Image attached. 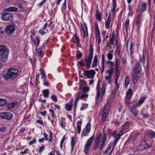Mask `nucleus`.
I'll list each match as a JSON object with an SVG mask.
<instances>
[{
	"label": "nucleus",
	"mask_w": 155,
	"mask_h": 155,
	"mask_svg": "<svg viewBox=\"0 0 155 155\" xmlns=\"http://www.w3.org/2000/svg\"><path fill=\"white\" fill-rule=\"evenodd\" d=\"M78 64H79L81 67H83L85 65V64L84 61H81L78 62Z\"/></svg>",
	"instance_id": "56"
},
{
	"label": "nucleus",
	"mask_w": 155,
	"mask_h": 155,
	"mask_svg": "<svg viewBox=\"0 0 155 155\" xmlns=\"http://www.w3.org/2000/svg\"><path fill=\"white\" fill-rule=\"evenodd\" d=\"M132 95L131 89V88L128 89L126 93V98L130 99Z\"/></svg>",
	"instance_id": "20"
},
{
	"label": "nucleus",
	"mask_w": 155,
	"mask_h": 155,
	"mask_svg": "<svg viewBox=\"0 0 155 155\" xmlns=\"http://www.w3.org/2000/svg\"><path fill=\"white\" fill-rule=\"evenodd\" d=\"M51 98L54 102H57L58 100L56 96L54 95H53L51 96Z\"/></svg>",
	"instance_id": "53"
},
{
	"label": "nucleus",
	"mask_w": 155,
	"mask_h": 155,
	"mask_svg": "<svg viewBox=\"0 0 155 155\" xmlns=\"http://www.w3.org/2000/svg\"><path fill=\"white\" fill-rule=\"evenodd\" d=\"M81 27L83 31H84L83 29H84V31H87V25L85 23H84L83 25L81 24Z\"/></svg>",
	"instance_id": "43"
},
{
	"label": "nucleus",
	"mask_w": 155,
	"mask_h": 155,
	"mask_svg": "<svg viewBox=\"0 0 155 155\" xmlns=\"http://www.w3.org/2000/svg\"><path fill=\"white\" fill-rule=\"evenodd\" d=\"M84 31H83V33L84 34V37L85 38H86V37H88V31L87 30V31H84Z\"/></svg>",
	"instance_id": "55"
},
{
	"label": "nucleus",
	"mask_w": 155,
	"mask_h": 155,
	"mask_svg": "<svg viewBox=\"0 0 155 155\" xmlns=\"http://www.w3.org/2000/svg\"><path fill=\"white\" fill-rule=\"evenodd\" d=\"M21 71L18 69L12 68L9 69L7 73L4 76V78L5 80L11 79H13L20 74Z\"/></svg>",
	"instance_id": "1"
},
{
	"label": "nucleus",
	"mask_w": 155,
	"mask_h": 155,
	"mask_svg": "<svg viewBox=\"0 0 155 155\" xmlns=\"http://www.w3.org/2000/svg\"><path fill=\"white\" fill-rule=\"evenodd\" d=\"M120 64V61H119L116 59L115 60V70H120L119 68V65Z\"/></svg>",
	"instance_id": "37"
},
{
	"label": "nucleus",
	"mask_w": 155,
	"mask_h": 155,
	"mask_svg": "<svg viewBox=\"0 0 155 155\" xmlns=\"http://www.w3.org/2000/svg\"><path fill=\"white\" fill-rule=\"evenodd\" d=\"M104 64V56L103 54L102 55L101 64Z\"/></svg>",
	"instance_id": "62"
},
{
	"label": "nucleus",
	"mask_w": 155,
	"mask_h": 155,
	"mask_svg": "<svg viewBox=\"0 0 155 155\" xmlns=\"http://www.w3.org/2000/svg\"><path fill=\"white\" fill-rule=\"evenodd\" d=\"M120 70H115L114 76L115 78L118 79L119 76L120 75Z\"/></svg>",
	"instance_id": "38"
},
{
	"label": "nucleus",
	"mask_w": 155,
	"mask_h": 155,
	"mask_svg": "<svg viewBox=\"0 0 155 155\" xmlns=\"http://www.w3.org/2000/svg\"><path fill=\"white\" fill-rule=\"evenodd\" d=\"M82 123V121L81 120L78 121L77 123V130L79 134L81 132V125Z\"/></svg>",
	"instance_id": "25"
},
{
	"label": "nucleus",
	"mask_w": 155,
	"mask_h": 155,
	"mask_svg": "<svg viewBox=\"0 0 155 155\" xmlns=\"http://www.w3.org/2000/svg\"><path fill=\"white\" fill-rule=\"evenodd\" d=\"M88 105L87 104H83L81 108V110H83L88 107Z\"/></svg>",
	"instance_id": "52"
},
{
	"label": "nucleus",
	"mask_w": 155,
	"mask_h": 155,
	"mask_svg": "<svg viewBox=\"0 0 155 155\" xmlns=\"http://www.w3.org/2000/svg\"><path fill=\"white\" fill-rule=\"evenodd\" d=\"M95 72L92 70H86L84 71L83 74L85 76H87L88 78H93Z\"/></svg>",
	"instance_id": "9"
},
{
	"label": "nucleus",
	"mask_w": 155,
	"mask_h": 155,
	"mask_svg": "<svg viewBox=\"0 0 155 155\" xmlns=\"http://www.w3.org/2000/svg\"><path fill=\"white\" fill-rule=\"evenodd\" d=\"M147 97L145 96L144 97H142L140 98L138 104H137L136 106L137 107H140L145 101V100L147 98Z\"/></svg>",
	"instance_id": "16"
},
{
	"label": "nucleus",
	"mask_w": 155,
	"mask_h": 155,
	"mask_svg": "<svg viewBox=\"0 0 155 155\" xmlns=\"http://www.w3.org/2000/svg\"><path fill=\"white\" fill-rule=\"evenodd\" d=\"M110 109L109 104L107 103L104 106L101 116V121L104 122L107 117Z\"/></svg>",
	"instance_id": "4"
},
{
	"label": "nucleus",
	"mask_w": 155,
	"mask_h": 155,
	"mask_svg": "<svg viewBox=\"0 0 155 155\" xmlns=\"http://www.w3.org/2000/svg\"><path fill=\"white\" fill-rule=\"evenodd\" d=\"M94 137L93 135L87 141L84 147V152L85 154H87L90 150Z\"/></svg>",
	"instance_id": "5"
},
{
	"label": "nucleus",
	"mask_w": 155,
	"mask_h": 155,
	"mask_svg": "<svg viewBox=\"0 0 155 155\" xmlns=\"http://www.w3.org/2000/svg\"><path fill=\"white\" fill-rule=\"evenodd\" d=\"M96 17L97 19L99 21H101V13L100 12L98 11L97 10L96 11Z\"/></svg>",
	"instance_id": "30"
},
{
	"label": "nucleus",
	"mask_w": 155,
	"mask_h": 155,
	"mask_svg": "<svg viewBox=\"0 0 155 155\" xmlns=\"http://www.w3.org/2000/svg\"><path fill=\"white\" fill-rule=\"evenodd\" d=\"M130 99H128L126 98L125 101V103L126 105V106L128 107H129L130 106V104L131 103Z\"/></svg>",
	"instance_id": "48"
},
{
	"label": "nucleus",
	"mask_w": 155,
	"mask_h": 155,
	"mask_svg": "<svg viewBox=\"0 0 155 155\" xmlns=\"http://www.w3.org/2000/svg\"><path fill=\"white\" fill-rule=\"evenodd\" d=\"M96 41V42H97V44L98 46L100 44L101 42V36H95Z\"/></svg>",
	"instance_id": "44"
},
{
	"label": "nucleus",
	"mask_w": 155,
	"mask_h": 155,
	"mask_svg": "<svg viewBox=\"0 0 155 155\" xmlns=\"http://www.w3.org/2000/svg\"><path fill=\"white\" fill-rule=\"evenodd\" d=\"M76 55L77 58L78 59H79L81 57L82 54L81 52H79L78 53H77Z\"/></svg>",
	"instance_id": "61"
},
{
	"label": "nucleus",
	"mask_w": 155,
	"mask_h": 155,
	"mask_svg": "<svg viewBox=\"0 0 155 155\" xmlns=\"http://www.w3.org/2000/svg\"><path fill=\"white\" fill-rule=\"evenodd\" d=\"M13 15L11 13L5 12L2 14V18L5 21H12V20Z\"/></svg>",
	"instance_id": "7"
},
{
	"label": "nucleus",
	"mask_w": 155,
	"mask_h": 155,
	"mask_svg": "<svg viewBox=\"0 0 155 155\" xmlns=\"http://www.w3.org/2000/svg\"><path fill=\"white\" fill-rule=\"evenodd\" d=\"M150 135L152 137L155 138V132L152 131L150 132Z\"/></svg>",
	"instance_id": "64"
},
{
	"label": "nucleus",
	"mask_w": 155,
	"mask_h": 155,
	"mask_svg": "<svg viewBox=\"0 0 155 155\" xmlns=\"http://www.w3.org/2000/svg\"><path fill=\"white\" fill-rule=\"evenodd\" d=\"M134 45L132 42L131 43L130 46V56L133 55V47L134 46Z\"/></svg>",
	"instance_id": "41"
},
{
	"label": "nucleus",
	"mask_w": 155,
	"mask_h": 155,
	"mask_svg": "<svg viewBox=\"0 0 155 155\" xmlns=\"http://www.w3.org/2000/svg\"><path fill=\"white\" fill-rule=\"evenodd\" d=\"M43 94L44 97L45 98L48 97L49 94V91L48 89H45L43 91Z\"/></svg>",
	"instance_id": "32"
},
{
	"label": "nucleus",
	"mask_w": 155,
	"mask_h": 155,
	"mask_svg": "<svg viewBox=\"0 0 155 155\" xmlns=\"http://www.w3.org/2000/svg\"><path fill=\"white\" fill-rule=\"evenodd\" d=\"M66 106V109L68 111H70L72 107V105H71L70 104H67L65 105Z\"/></svg>",
	"instance_id": "46"
},
{
	"label": "nucleus",
	"mask_w": 155,
	"mask_h": 155,
	"mask_svg": "<svg viewBox=\"0 0 155 155\" xmlns=\"http://www.w3.org/2000/svg\"><path fill=\"white\" fill-rule=\"evenodd\" d=\"M112 4L113 8L112 10V12L113 13H114L115 9L116 8V0H112Z\"/></svg>",
	"instance_id": "40"
},
{
	"label": "nucleus",
	"mask_w": 155,
	"mask_h": 155,
	"mask_svg": "<svg viewBox=\"0 0 155 155\" xmlns=\"http://www.w3.org/2000/svg\"><path fill=\"white\" fill-rule=\"evenodd\" d=\"M82 90H83L82 92L85 93L86 92H88L89 91V88L88 87H84L81 89Z\"/></svg>",
	"instance_id": "47"
},
{
	"label": "nucleus",
	"mask_w": 155,
	"mask_h": 155,
	"mask_svg": "<svg viewBox=\"0 0 155 155\" xmlns=\"http://www.w3.org/2000/svg\"><path fill=\"white\" fill-rule=\"evenodd\" d=\"M140 147L143 149H147L149 147V144H147L145 141L141 142L140 143Z\"/></svg>",
	"instance_id": "17"
},
{
	"label": "nucleus",
	"mask_w": 155,
	"mask_h": 155,
	"mask_svg": "<svg viewBox=\"0 0 155 155\" xmlns=\"http://www.w3.org/2000/svg\"><path fill=\"white\" fill-rule=\"evenodd\" d=\"M110 21L111 19H107V20L105 21V27L107 29H109V28Z\"/></svg>",
	"instance_id": "35"
},
{
	"label": "nucleus",
	"mask_w": 155,
	"mask_h": 155,
	"mask_svg": "<svg viewBox=\"0 0 155 155\" xmlns=\"http://www.w3.org/2000/svg\"><path fill=\"white\" fill-rule=\"evenodd\" d=\"M142 13L140 12L138 15L137 17L139 21L138 23H140L142 20Z\"/></svg>",
	"instance_id": "54"
},
{
	"label": "nucleus",
	"mask_w": 155,
	"mask_h": 155,
	"mask_svg": "<svg viewBox=\"0 0 155 155\" xmlns=\"http://www.w3.org/2000/svg\"><path fill=\"white\" fill-rule=\"evenodd\" d=\"M107 87V83L106 81H103L102 84V87L101 89V96L102 97L104 96L105 93V91Z\"/></svg>",
	"instance_id": "13"
},
{
	"label": "nucleus",
	"mask_w": 155,
	"mask_h": 155,
	"mask_svg": "<svg viewBox=\"0 0 155 155\" xmlns=\"http://www.w3.org/2000/svg\"><path fill=\"white\" fill-rule=\"evenodd\" d=\"M113 51H109L107 54V57L109 60H111L113 58Z\"/></svg>",
	"instance_id": "39"
},
{
	"label": "nucleus",
	"mask_w": 155,
	"mask_h": 155,
	"mask_svg": "<svg viewBox=\"0 0 155 155\" xmlns=\"http://www.w3.org/2000/svg\"><path fill=\"white\" fill-rule=\"evenodd\" d=\"M99 81H98L97 83V87H96V88L97 89V96L96 98V100H98V99L100 97V91L99 88Z\"/></svg>",
	"instance_id": "26"
},
{
	"label": "nucleus",
	"mask_w": 155,
	"mask_h": 155,
	"mask_svg": "<svg viewBox=\"0 0 155 155\" xmlns=\"http://www.w3.org/2000/svg\"><path fill=\"white\" fill-rule=\"evenodd\" d=\"M140 76V73L135 74V75L133 77V81L134 84L136 83L138 80Z\"/></svg>",
	"instance_id": "19"
},
{
	"label": "nucleus",
	"mask_w": 155,
	"mask_h": 155,
	"mask_svg": "<svg viewBox=\"0 0 155 155\" xmlns=\"http://www.w3.org/2000/svg\"><path fill=\"white\" fill-rule=\"evenodd\" d=\"M75 143V139L73 137H71V151H72L74 149V146Z\"/></svg>",
	"instance_id": "31"
},
{
	"label": "nucleus",
	"mask_w": 155,
	"mask_h": 155,
	"mask_svg": "<svg viewBox=\"0 0 155 155\" xmlns=\"http://www.w3.org/2000/svg\"><path fill=\"white\" fill-rule=\"evenodd\" d=\"M107 138L106 134H104L103 137L102 139V142L100 147V150H102L104 148V143L106 141Z\"/></svg>",
	"instance_id": "15"
},
{
	"label": "nucleus",
	"mask_w": 155,
	"mask_h": 155,
	"mask_svg": "<svg viewBox=\"0 0 155 155\" xmlns=\"http://www.w3.org/2000/svg\"><path fill=\"white\" fill-rule=\"evenodd\" d=\"M102 137V136L101 134H99L97 137L95 138L94 140L93 145L95 149H97L99 147Z\"/></svg>",
	"instance_id": "11"
},
{
	"label": "nucleus",
	"mask_w": 155,
	"mask_h": 155,
	"mask_svg": "<svg viewBox=\"0 0 155 155\" xmlns=\"http://www.w3.org/2000/svg\"><path fill=\"white\" fill-rule=\"evenodd\" d=\"M7 100L5 99L0 98V106H3L7 104Z\"/></svg>",
	"instance_id": "36"
},
{
	"label": "nucleus",
	"mask_w": 155,
	"mask_h": 155,
	"mask_svg": "<svg viewBox=\"0 0 155 155\" xmlns=\"http://www.w3.org/2000/svg\"><path fill=\"white\" fill-rule=\"evenodd\" d=\"M145 56L144 55V53L143 54V55L142 57H140V59L141 61L143 63L145 61Z\"/></svg>",
	"instance_id": "58"
},
{
	"label": "nucleus",
	"mask_w": 155,
	"mask_h": 155,
	"mask_svg": "<svg viewBox=\"0 0 155 155\" xmlns=\"http://www.w3.org/2000/svg\"><path fill=\"white\" fill-rule=\"evenodd\" d=\"M9 51L3 45H0V61L3 62L6 61L8 58Z\"/></svg>",
	"instance_id": "2"
},
{
	"label": "nucleus",
	"mask_w": 155,
	"mask_h": 155,
	"mask_svg": "<svg viewBox=\"0 0 155 155\" xmlns=\"http://www.w3.org/2000/svg\"><path fill=\"white\" fill-rule=\"evenodd\" d=\"M115 45H116L117 53L118 54H119L120 52L121 44L119 42L116 41Z\"/></svg>",
	"instance_id": "24"
},
{
	"label": "nucleus",
	"mask_w": 155,
	"mask_h": 155,
	"mask_svg": "<svg viewBox=\"0 0 155 155\" xmlns=\"http://www.w3.org/2000/svg\"><path fill=\"white\" fill-rule=\"evenodd\" d=\"M79 84L80 87L79 89H80L81 91V89L85 87L86 84V82L83 80H81L80 81Z\"/></svg>",
	"instance_id": "22"
},
{
	"label": "nucleus",
	"mask_w": 155,
	"mask_h": 155,
	"mask_svg": "<svg viewBox=\"0 0 155 155\" xmlns=\"http://www.w3.org/2000/svg\"><path fill=\"white\" fill-rule=\"evenodd\" d=\"M65 140V135L62 138L60 142V147L61 149H62L63 147V144Z\"/></svg>",
	"instance_id": "50"
},
{
	"label": "nucleus",
	"mask_w": 155,
	"mask_h": 155,
	"mask_svg": "<svg viewBox=\"0 0 155 155\" xmlns=\"http://www.w3.org/2000/svg\"><path fill=\"white\" fill-rule=\"evenodd\" d=\"M15 103H12L11 104H9L8 106V108L9 109H11L14 107L15 106Z\"/></svg>",
	"instance_id": "57"
},
{
	"label": "nucleus",
	"mask_w": 155,
	"mask_h": 155,
	"mask_svg": "<svg viewBox=\"0 0 155 155\" xmlns=\"http://www.w3.org/2000/svg\"><path fill=\"white\" fill-rule=\"evenodd\" d=\"M134 71L135 74L140 73L141 68L140 65L138 63H137L133 69Z\"/></svg>",
	"instance_id": "14"
},
{
	"label": "nucleus",
	"mask_w": 155,
	"mask_h": 155,
	"mask_svg": "<svg viewBox=\"0 0 155 155\" xmlns=\"http://www.w3.org/2000/svg\"><path fill=\"white\" fill-rule=\"evenodd\" d=\"M136 105L133 106L131 109V113L135 116H136L138 114L137 111V110Z\"/></svg>",
	"instance_id": "21"
},
{
	"label": "nucleus",
	"mask_w": 155,
	"mask_h": 155,
	"mask_svg": "<svg viewBox=\"0 0 155 155\" xmlns=\"http://www.w3.org/2000/svg\"><path fill=\"white\" fill-rule=\"evenodd\" d=\"M91 124L89 123H88L87 124L86 126V131L87 133H89L90 132V128H91Z\"/></svg>",
	"instance_id": "51"
},
{
	"label": "nucleus",
	"mask_w": 155,
	"mask_h": 155,
	"mask_svg": "<svg viewBox=\"0 0 155 155\" xmlns=\"http://www.w3.org/2000/svg\"><path fill=\"white\" fill-rule=\"evenodd\" d=\"M111 144V143H110L107 146V148L105 152V153L107 154L108 153L109 151L110 150Z\"/></svg>",
	"instance_id": "42"
},
{
	"label": "nucleus",
	"mask_w": 155,
	"mask_h": 155,
	"mask_svg": "<svg viewBox=\"0 0 155 155\" xmlns=\"http://www.w3.org/2000/svg\"><path fill=\"white\" fill-rule=\"evenodd\" d=\"M147 4L146 3L142 2L141 6V11L142 12H145L147 9Z\"/></svg>",
	"instance_id": "33"
},
{
	"label": "nucleus",
	"mask_w": 155,
	"mask_h": 155,
	"mask_svg": "<svg viewBox=\"0 0 155 155\" xmlns=\"http://www.w3.org/2000/svg\"><path fill=\"white\" fill-rule=\"evenodd\" d=\"M12 114L9 113H0V117L4 119L9 120L12 118Z\"/></svg>",
	"instance_id": "10"
},
{
	"label": "nucleus",
	"mask_w": 155,
	"mask_h": 155,
	"mask_svg": "<svg viewBox=\"0 0 155 155\" xmlns=\"http://www.w3.org/2000/svg\"><path fill=\"white\" fill-rule=\"evenodd\" d=\"M60 124L62 128H64L65 127L66 124L65 123V119L64 118H62L61 121L60 122Z\"/></svg>",
	"instance_id": "27"
},
{
	"label": "nucleus",
	"mask_w": 155,
	"mask_h": 155,
	"mask_svg": "<svg viewBox=\"0 0 155 155\" xmlns=\"http://www.w3.org/2000/svg\"><path fill=\"white\" fill-rule=\"evenodd\" d=\"M89 51L88 56L85 57V58L86 68L87 69H88L90 68L93 57V45H90Z\"/></svg>",
	"instance_id": "3"
},
{
	"label": "nucleus",
	"mask_w": 155,
	"mask_h": 155,
	"mask_svg": "<svg viewBox=\"0 0 155 155\" xmlns=\"http://www.w3.org/2000/svg\"><path fill=\"white\" fill-rule=\"evenodd\" d=\"M94 28L95 30V36H100V32L97 23L95 24Z\"/></svg>",
	"instance_id": "18"
},
{
	"label": "nucleus",
	"mask_w": 155,
	"mask_h": 155,
	"mask_svg": "<svg viewBox=\"0 0 155 155\" xmlns=\"http://www.w3.org/2000/svg\"><path fill=\"white\" fill-rule=\"evenodd\" d=\"M88 95L87 94L81 92H79L76 95V97L79 100V99L83 100L85 98L87 97Z\"/></svg>",
	"instance_id": "12"
},
{
	"label": "nucleus",
	"mask_w": 155,
	"mask_h": 155,
	"mask_svg": "<svg viewBox=\"0 0 155 155\" xmlns=\"http://www.w3.org/2000/svg\"><path fill=\"white\" fill-rule=\"evenodd\" d=\"M74 37L75 40V43L77 44H79L80 43V40L79 38H78L75 35H74Z\"/></svg>",
	"instance_id": "59"
},
{
	"label": "nucleus",
	"mask_w": 155,
	"mask_h": 155,
	"mask_svg": "<svg viewBox=\"0 0 155 155\" xmlns=\"http://www.w3.org/2000/svg\"><path fill=\"white\" fill-rule=\"evenodd\" d=\"M18 8L15 7H11L6 9L5 10L9 12H16Z\"/></svg>",
	"instance_id": "29"
},
{
	"label": "nucleus",
	"mask_w": 155,
	"mask_h": 155,
	"mask_svg": "<svg viewBox=\"0 0 155 155\" xmlns=\"http://www.w3.org/2000/svg\"><path fill=\"white\" fill-rule=\"evenodd\" d=\"M129 19L128 18H127L126 20V22L125 24V28L126 30L128 29L129 27Z\"/></svg>",
	"instance_id": "45"
},
{
	"label": "nucleus",
	"mask_w": 155,
	"mask_h": 155,
	"mask_svg": "<svg viewBox=\"0 0 155 155\" xmlns=\"http://www.w3.org/2000/svg\"><path fill=\"white\" fill-rule=\"evenodd\" d=\"M141 114L143 117L144 118H147L149 116V115L148 114L143 113L142 111L141 112Z\"/></svg>",
	"instance_id": "60"
},
{
	"label": "nucleus",
	"mask_w": 155,
	"mask_h": 155,
	"mask_svg": "<svg viewBox=\"0 0 155 155\" xmlns=\"http://www.w3.org/2000/svg\"><path fill=\"white\" fill-rule=\"evenodd\" d=\"M36 142V140L35 138H34L33 140L31 141L29 143V144L31 145L35 143Z\"/></svg>",
	"instance_id": "63"
},
{
	"label": "nucleus",
	"mask_w": 155,
	"mask_h": 155,
	"mask_svg": "<svg viewBox=\"0 0 155 155\" xmlns=\"http://www.w3.org/2000/svg\"><path fill=\"white\" fill-rule=\"evenodd\" d=\"M40 71L42 75V78H45L46 77V75L44 73V70L42 68H40Z\"/></svg>",
	"instance_id": "49"
},
{
	"label": "nucleus",
	"mask_w": 155,
	"mask_h": 155,
	"mask_svg": "<svg viewBox=\"0 0 155 155\" xmlns=\"http://www.w3.org/2000/svg\"><path fill=\"white\" fill-rule=\"evenodd\" d=\"M113 70V68H110L106 71L105 79L108 84L111 83Z\"/></svg>",
	"instance_id": "6"
},
{
	"label": "nucleus",
	"mask_w": 155,
	"mask_h": 155,
	"mask_svg": "<svg viewBox=\"0 0 155 155\" xmlns=\"http://www.w3.org/2000/svg\"><path fill=\"white\" fill-rule=\"evenodd\" d=\"M125 81L124 86L126 87L128 85L130 82V77L129 76H127L126 77Z\"/></svg>",
	"instance_id": "34"
},
{
	"label": "nucleus",
	"mask_w": 155,
	"mask_h": 155,
	"mask_svg": "<svg viewBox=\"0 0 155 155\" xmlns=\"http://www.w3.org/2000/svg\"><path fill=\"white\" fill-rule=\"evenodd\" d=\"M14 5L15 6H18L21 10L23 9V6L20 0L16 1L14 3Z\"/></svg>",
	"instance_id": "23"
},
{
	"label": "nucleus",
	"mask_w": 155,
	"mask_h": 155,
	"mask_svg": "<svg viewBox=\"0 0 155 155\" xmlns=\"http://www.w3.org/2000/svg\"><path fill=\"white\" fill-rule=\"evenodd\" d=\"M129 128V124L128 123H125L124 125L122 126V130L124 131H125L126 132V130H128Z\"/></svg>",
	"instance_id": "28"
},
{
	"label": "nucleus",
	"mask_w": 155,
	"mask_h": 155,
	"mask_svg": "<svg viewBox=\"0 0 155 155\" xmlns=\"http://www.w3.org/2000/svg\"><path fill=\"white\" fill-rule=\"evenodd\" d=\"M15 30V28L14 25H9L6 27L5 30V32L7 34L10 35L13 33Z\"/></svg>",
	"instance_id": "8"
}]
</instances>
